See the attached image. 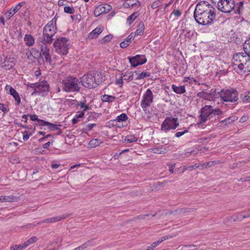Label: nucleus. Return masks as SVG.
<instances>
[{
    "label": "nucleus",
    "mask_w": 250,
    "mask_h": 250,
    "mask_svg": "<svg viewBox=\"0 0 250 250\" xmlns=\"http://www.w3.org/2000/svg\"><path fill=\"white\" fill-rule=\"evenodd\" d=\"M149 106H141V107L143 109V110L145 112V113L149 117V116L151 115V113L150 111L149 110L148 107Z\"/></svg>",
    "instance_id": "49"
},
{
    "label": "nucleus",
    "mask_w": 250,
    "mask_h": 250,
    "mask_svg": "<svg viewBox=\"0 0 250 250\" xmlns=\"http://www.w3.org/2000/svg\"><path fill=\"white\" fill-rule=\"evenodd\" d=\"M216 16L215 8L207 1L199 2L194 12L196 21L202 25H208L212 23Z\"/></svg>",
    "instance_id": "1"
},
{
    "label": "nucleus",
    "mask_w": 250,
    "mask_h": 250,
    "mask_svg": "<svg viewBox=\"0 0 250 250\" xmlns=\"http://www.w3.org/2000/svg\"><path fill=\"white\" fill-rule=\"evenodd\" d=\"M13 97L14 98L15 101L16 102V104L17 105H19L21 103V98H20L18 93H17V94L13 96Z\"/></svg>",
    "instance_id": "50"
},
{
    "label": "nucleus",
    "mask_w": 250,
    "mask_h": 250,
    "mask_svg": "<svg viewBox=\"0 0 250 250\" xmlns=\"http://www.w3.org/2000/svg\"><path fill=\"white\" fill-rule=\"evenodd\" d=\"M19 197L13 195L8 196H2V202H17Z\"/></svg>",
    "instance_id": "23"
},
{
    "label": "nucleus",
    "mask_w": 250,
    "mask_h": 250,
    "mask_svg": "<svg viewBox=\"0 0 250 250\" xmlns=\"http://www.w3.org/2000/svg\"><path fill=\"white\" fill-rule=\"evenodd\" d=\"M160 3V1L159 0H156L153 2V3L151 5V7L153 9H156L159 6V4Z\"/></svg>",
    "instance_id": "56"
},
{
    "label": "nucleus",
    "mask_w": 250,
    "mask_h": 250,
    "mask_svg": "<svg viewBox=\"0 0 250 250\" xmlns=\"http://www.w3.org/2000/svg\"><path fill=\"white\" fill-rule=\"evenodd\" d=\"M197 96L203 99L211 101L214 98V94L212 93H207L205 91H201L197 93Z\"/></svg>",
    "instance_id": "20"
},
{
    "label": "nucleus",
    "mask_w": 250,
    "mask_h": 250,
    "mask_svg": "<svg viewBox=\"0 0 250 250\" xmlns=\"http://www.w3.org/2000/svg\"><path fill=\"white\" fill-rule=\"evenodd\" d=\"M96 124H88V125H87V130L88 131H90L91 130H92L93 129V128L96 126Z\"/></svg>",
    "instance_id": "64"
},
{
    "label": "nucleus",
    "mask_w": 250,
    "mask_h": 250,
    "mask_svg": "<svg viewBox=\"0 0 250 250\" xmlns=\"http://www.w3.org/2000/svg\"><path fill=\"white\" fill-rule=\"evenodd\" d=\"M193 210V208H183L180 209V213H186V212H189Z\"/></svg>",
    "instance_id": "59"
},
{
    "label": "nucleus",
    "mask_w": 250,
    "mask_h": 250,
    "mask_svg": "<svg viewBox=\"0 0 250 250\" xmlns=\"http://www.w3.org/2000/svg\"><path fill=\"white\" fill-rule=\"evenodd\" d=\"M38 240V238L36 236H33L28 239V242L30 244L35 243Z\"/></svg>",
    "instance_id": "60"
},
{
    "label": "nucleus",
    "mask_w": 250,
    "mask_h": 250,
    "mask_svg": "<svg viewBox=\"0 0 250 250\" xmlns=\"http://www.w3.org/2000/svg\"><path fill=\"white\" fill-rule=\"evenodd\" d=\"M113 36L111 34H109L108 35L105 36L102 41V42H109L112 39Z\"/></svg>",
    "instance_id": "47"
},
{
    "label": "nucleus",
    "mask_w": 250,
    "mask_h": 250,
    "mask_svg": "<svg viewBox=\"0 0 250 250\" xmlns=\"http://www.w3.org/2000/svg\"><path fill=\"white\" fill-rule=\"evenodd\" d=\"M135 36V35H134L133 33H131L127 37V38L125 40H128V43L130 44L131 42V40L133 39Z\"/></svg>",
    "instance_id": "62"
},
{
    "label": "nucleus",
    "mask_w": 250,
    "mask_h": 250,
    "mask_svg": "<svg viewBox=\"0 0 250 250\" xmlns=\"http://www.w3.org/2000/svg\"><path fill=\"white\" fill-rule=\"evenodd\" d=\"M0 110L3 112L4 113H7L8 111L7 108L4 106V104L2 103H0Z\"/></svg>",
    "instance_id": "61"
},
{
    "label": "nucleus",
    "mask_w": 250,
    "mask_h": 250,
    "mask_svg": "<svg viewBox=\"0 0 250 250\" xmlns=\"http://www.w3.org/2000/svg\"><path fill=\"white\" fill-rule=\"evenodd\" d=\"M90 245H91V242L90 241H88L87 242H86L83 243V245H82L80 246V247L82 249V250H83Z\"/></svg>",
    "instance_id": "53"
},
{
    "label": "nucleus",
    "mask_w": 250,
    "mask_h": 250,
    "mask_svg": "<svg viewBox=\"0 0 250 250\" xmlns=\"http://www.w3.org/2000/svg\"><path fill=\"white\" fill-rule=\"evenodd\" d=\"M134 73H135L137 75V76L136 78H135V80L144 79L145 78L148 77L150 75V73L148 72H143L140 74H138L137 71H135Z\"/></svg>",
    "instance_id": "33"
},
{
    "label": "nucleus",
    "mask_w": 250,
    "mask_h": 250,
    "mask_svg": "<svg viewBox=\"0 0 250 250\" xmlns=\"http://www.w3.org/2000/svg\"><path fill=\"white\" fill-rule=\"evenodd\" d=\"M125 141L131 143L137 141V138L133 136H127L125 139Z\"/></svg>",
    "instance_id": "44"
},
{
    "label": "nucleus",
    "mask_w": 250,
    "mask_h": 250,
    "mask_svg": "<svg viewBox=\"0 0 250 250\" xmlns=\"http://www.w3.org/2000/svg\"><path fill=\"white\" fill-rule=\"evenodd\" d=\"M64 11L66 13L72 14L74 13L75 9L73 7L66 6L64 7Z\"/></svg>",
    "instance_id": "42"
},
{
    "label": "nucleus",
    "mask_w": 250,
    "mask_h": 250,
    "mask_svg": "<svg viewBox=\"0 0 250 250\" xmlns=\"http://www.w3.org/2000/svg\"><path fill=\"white\" fill-rule=\"evenodd\" d=\"M222 113V111L218 108H214L212 106V116L215 115H219Z\"/></svg>",
    "instance_id": "46"
},
{
    "label": "nucleus",
    "mask_w": 250,
    "mask_h": 250,
    "mask_svg": "<svg viewBox=\"0 0 250 250\" xmlns=\"http://www.w3.org/2000/svg\"><path fill=\"white\" fill-rule=\"evenodd\" d=\"M232 67L237 73L250 72V56L248 53L240 52L234 55Z\"/></svg>",
    "instance_id": "2"
},
{
    "label": "nucleus",
    "mask_w": 250,
    "mask_h": 250,
    "mask_svg": "<svg viewBox=\"0 0 250 250\" xmlns=\"http://www.w3.org/2000/svg\"><path fill=\"white\" fill-rule=\"evenodd\" d=\"M68 41L65 37L58 38L53 44V46L56 52L62 55L67 54L68 50Z\"/></svg>",
    "instance_id": "7"
},
{
    "label": "nucleus",
    "mask_w": 250,
    "mask_h": 250,
    "mask_svg": "<svg viewBox=\"0 0 250 250\" xmlns=\"http://www.w3.org/2000/svg\"><path fill=\"white\" fill-rule=\"evenodd\" d=\"M56 21H53V20H52L51 21H49L47 24L45 25L44 27H48L50 28H57L56 27Z\"/></svg>",
    "instance_id": "43"
},
{
    "label": "nucleus",
    "mask_w": 250,
    "mask_h": 250,
    "mask_svg": "<svg viewBox=\"0 0 250 250\" xmlns=\"http://www.w3.org/2000/svg\"><path fill=\"white\" fill-rule=\"evenodd\" d=\"M69 216V214L64 215L62 214L61 215H59L57 216L53 217L52 218H46L43 220L41 223H52L59 222L62 220L65 219L67 217ZM41 222L38 223L40 224Z\"/></svg>",
    "instance_id": "17"
},
{
    "label": "nucleus",
    "mask_w": 250,
    "mask_h": 250,
    "mask_svg": "<svg viewBox=\"0 0 250 250\" xmlns=\"http://www.w3.org/2000/svg\"><path fill=\"white\" fill-rule=\"evenodd\" d=\"M62 89L68 93L78 92L81 88L79 79L73 76L65 77L62 82Z\"/></svg>",
    "instance_id": "4"
},
{
    "label": "nucleus",
    "mask_w": 250,
    "mask_h": 250,
    "mask_svg": "<svg viewBox=\"0 0 250 250\" xmlns=\"http://www.w3.org/2000/svg\"><path fill=\"white\" fill-rule=\"evenodd\" d=\"M145 30V25L143 21H140L137 26V29L134 33L135 35L141 36L143 34Z\"/></svg>",
    "instance_id": "24"
},
{
    "label": "nucleus",
    "mask_w": 250,
    "mask_h": 250,
    "mask_svg": "<svg viewBox=\"0 0 250 250\" xmlns=\"http://www.w3.org/2000/svg\"><path fill=\"white\" fill-rule=\"evenodd\" d=\"M5 90L8 91V93L12 96H14L18 93L15 89L9 85H6Z\"/></svg>",
    "instance_id": "37"
},
{
    "label": "nucleus",
    "mask_w": 250,
    "mask_h": 250,
    "mask_svg": "<svg viewBox=\"0 0 250 250\" xmlns=\"http://www.w3.org/2000/svg\"><path fill=\"white\" fill-rule=\"evenodd\" d=\"M242 99L244 103H250V92L246 93L242 95Z\"/></svg>",
    "instance_id": "40"
},
{
    "label": "nucleus",
    "mask_w": 250,
    "mask_h": 250,
    "mask_svg": "<svg viewBox=\"0 0 250 250\" xmlns=\"http://www.w3.org/2000/svg\"><path fill=\"white\" fill-rule=\"evenodd\" d=\"M177 17H179L182 15L181 12L179 10H174L171 13Z\"/></svg>",
    "instance_id": "55"
},
{
    "label": "nucleus",
    "mask_w": 250,
    "mask_h": 250,
    "mask_svg": "<svg viewBox=\"0 0 250 250\" xmlns=\"http://www.w3.org/2000/svg\"><path fill=\"white\" fill-rule=\"evenodd\" d=\"M32 135V133H29L27 131H24L23 132V140L24 141H27L30 137V136Z\"/></svg>",
    "instance_id": "48"
},
{
    "label": "nucleus",
    "mask_w": 250,
    "mask_h": 250,
    "mask_svg": "<svg viewBox=\"0 0 250 250\" xmlns=\"http://www.w3.org/2000/svg\"><path fill=\"white\" fill-rule=\"evenodd\" d=\"M217 164L216 161H211V162H208L207 163H205L204 164H202L201 165V167L202 168H206L207 167H209L211 166H212L214 165H215Z\"/></svg>",
    "instance_id": "41"
},
{
    "label": "nucleus",
    "mask_w": 250,
    "mask_h": 250,
    "mask_svg": "<svg viewBox=\"0 0 250 250\" xmlns=\"http://www.w3.org/2000/svg\"><path fill=\"white\" fill-rule=\"evenodd\" d=\"M236 120V117L235 116H231L228 119H226L224 122L226 123V124H230L232 122H233L234 120Z\"/></svg>",
    "instance_id": "52"
},
{
    "label": "nucleus",
    "mask_w": 250,
    "mask_h": 250,
    "mask_svg": "<svg viewBox=\"0 0 250 250\" xmlns=\"http://www.w3.org/2000/svg\"><path fill=\"white\" fill-rule=\"evenodd\" d=\"M42 124H39V125L43 126H48V128L50 129L51 130H60V127L62 126V125H61L53 124L45 121H42Z\"/></svg>",
    "instance_id": "19"
},
{
    "label": "nucleus",
    "mask_w": 250,
    "mask_h": 250,
    "mask_svg": "<svg viewBox=\"0 0 250 250\" xmlns=\"http://www.w3.org/2000/svg\"><path fill=\"white\" fill-rule=\"evenodd\" d=\"M179 130H182V131L177 132L175 134V136L177 138L180 137L182 135H184L185 134H186L188 132V130L185 128H184L183 129H179Z\"/></svg>",
    "instance_id": "38"
},
{
    "label": "nucleus",
    "mask_w": 250,
    "mask_h": 250,
    "mask_svg": "<svg viewBox=\"0 0 250 250\" xmlns=\"http://www.w3.org/2000/svg\"><path fill=\"white\" fill-rule=\"evenodd\" d=\"M197 249V246L194 245H188L182 246L181 250H195Z\"/></svg>",
    "instance_id": "36"
},
{
    "label": "nucleus",
    "mask_w": 250,
    "mask_h": 250,
    "mask_svg": "<svg viewBox=\"0 0 250 250\" xmlns=\"http://www.w3.org/2000/svg\"><path fill=\"white\" fill-rule=\"evenodd\" d=\"M233 0H220L217 4L218 9L224 13H229L234 8Z\"/></svg>",
    "instance_id": "10"
},
{
    "label": "nucleus",
    "mask_w": 250,
    "mask_h": 250,
    "mask_svg": "<svg viewBox=\"0 0 250 250\" xmlns=\"http://www.w3.org/2000/svg\"><path fill=\"white\" fill-rule=\"evenodd\" d=\"M28 90H33L31 95H41L42 97L48 94L49 89V85L46 81H42L36 83H32L27 85Z\"/></svg>",
    "instance_id": "5"
},
{
    "label": "nucleus",
    "mask_w": 250,
    "mask_h": 250,
    "mask_svg": "<svg viewBox=\"0 0 250 250\" xmlns=\"http://www.w3.org/2000/svg\"><path fill=\"white\" fill-rule=\"evenodd\" d=\"M76 105L77 107H80V109L82 110L81 111H83V112L89 109V106L85 104V102H79L76 104Z\"/></svg>",
    "instance_id": "31"
},
{
    "label": "nucleus",
    "mask_w": 250,
    "mask_h": 250,
    "mask_svg": "<svg viewBox=\"0 0 250 250\" xmlns=\"http://www.w3.org/2000/svg\"><path fill=\"white\" fill-rule=\"evenodd\" d=\"M101 141L97 139H93L91 140L89 143V146L90 147H95L98 146L101 144Z\"/></svg>",
    "instance_id": "35"
},
{
    "label": "nucleus",
    "mask_w": 250,
    "mask_h": 250,
    "mask_svg": "<svg viewBox=\"0 0 250 250\" xmlns=\"http://www.w3.org/2000/svg\"><path fill=\"white\" fill-rule=\"evenodd\" d=\"M40 55L42 59H45L46 62L49 64L51 63L52 60L50 54V49L46 45L41 46Z\"/></svg>",
    "instance_id": "13"
},
{
    "label": "nucleus",
    "mask_w": 250,
    "mask_h": 250,
    "mask_svg": "<svg viewBox=\"0 0 250 250\" xmlns=\"http://www.w3.org/2000/svg\"><path fill=\"white\" fill-rule=\"evenodd\" d=\"M25 3V2L22 1L21 2L17 4L14 7L11 8L9 11L11 12V14H13L14 15L16 13H17L21 7Z\"/></svg>",
    "instance_id": "30"
},
{
    "label": "nucleus",
    "mask_w": 250,
    "mask_h": 250,
    "mask_svg": "<svg viewBox=\"0 0 250 250\" xmlns=\"http://www.w3.org/2000/svg\"><path fill=\"white\" fill-rule=\"evenodd\" d=\"M128 119V117L127 116L126 114L125 113H122L119 116H118L116 119L114 120L115 121L118 122H121L123 121H125Z\"/></svg>",
    "instance_id": "34"
},
{
    "label": "nucleus",
    "mask_w": 250,
    "mask_h": 250,
    "mask_svg": "<svg viewBox=\"0 0 250 250\" xmlns=\"http://www.w3.org/2000/svg\"><path fill=\"white\" fill-rule=\"evenodd\" d=\"M29 116L30 117V119L33 121H37L39 122V124H42V121H43L42 120H41L38 119V116L36 114L34 115H29Z\"/></svg>",
    "instance_id": "45"
},
{
    "label": "nucleus",
    "mask_w": 250,
    "mask_h": 250,
    "mask_svg": "<svg viewBox=\"0 0 250 250\" xmlns=\"http://www.w3.org/2000/svg\"><path fill=\"white\" fill-rule=\"evenodd\" d=\"M194 168V166L193 165H190L188 166H184L183 169L184 170H191Z\"/></svg>",
    "instance_id": "63"
},
{
    "label": "nucleus",
    "mask_w": 250,
    "mask_h": 250,
    "mask_svg": "<svg viewBox=\"0 0 250 250\" xmlns=\"http://www.w3.org/2000/svg\"><path fill=\"white\" fill-rule=\"evenodd\" d=\"M57 32V28H50L47 27H44L43 30V35L45 37H47V40L52 42L54 40L53 36L55 35Z\"/></svg>",
    "instance_id": "16"
},
{
    "label": "nucleus",
    "mask_w": 250,
    "mask_h": 250,
    "mask_svg": "<svg viewBox=\"0 0 250 250\" xmlns=\"http://www.w3.org/2000/svg\"><path fill=\"white\" fill-rule=\"evenodd\" d=\"M140 14L139 12H134L131 15H130L126 19V24L130 25H131L135 19L139 16Z\"/></svg>",
    "instance_id": "26"
},
{
    "label": "nucleus",
    "mask_w": 250,
    "mask_h": 250,
    "mask_svg": "<svg viewBox=\"0 0 250 250\" xmlns=\"http://www.w3.org/2000/svg\"><path fill=\"white\" fill-rule=\"evenodd\" d=\"M51 42V41H48L47 37L43 35L38 37L37 40V43L41 47L42 45H46V44H50Z\"/></svg>",
    "instance_id": "27"
},
{
    "label": "nucleus",
    "mask_w": 250,
    "mask_h": 250,
    "mask_svg": "<svg viewBox=\"0 0 250 250\" xmlns=\"http://www.w3.org/2000/svg\"><path fill=\"white\" fill-rule=\"evenodd\" d=\"M129 45L128 40H125L120 43V47L122 48H126Z\"/></svg>",
    "instance_id": "51"
},
{
    "label": "nucleus",
    "mask_w": 250,
    "mask_h": 250,
    "mask_svg": "<svg viewBox=\"0 0 250 250\" xmlns=\"http://www.w3.org/2000/svg\"><path fill=\"white\" fill-rule=\"evenodd\" d=\"M172 89L177 94H181L186 92V89L184 85L177 86L174 84L172 85Z\"/></svg>",
    "instance_id": "29"
},
{
    "label": "nucleus",
    "mask_w": 250,
    "mask_h": 250,
    "mask_svg": "<svg viewBox=\"0 0 250 250\" xmlns=\"http://www.w3.org/2000/svg\"><path fill=\"white\" fill-rule=\"evenodd\" d=\"M179 125L177 118L167 117L161 124V130L167 132L170 129H176Z\"/></svg>",
    "instance_id": "9"
},
{
    "label": "nucleus",
    "mask_w": 250,
    "mask_h": 250,
    "mask_svg": "<svg viewBox=\"0 0 250 250\" xmlns=\"http://www.w3.org/2000/svg\"><path fill=\"white\" fill-rule=\"evenodd\" d=\"M104 77L102 73L98 71L88 73L81 78V85L88 88H95L104 81Z\"/></svg>",
    "instance_id": "3"
},
{
    "label": "nucleus",
    "mask_w": 250,
    "mask_h": 250,
    "mask_svg": "<svg viewBox=\"0 0 250 250\" xmlns=\"http://www.w3.org/2000/svg\"><path fill=\"white\" fill-rule=\"evenodd\" d=\"M116 97L114 96L104 94L101 96V100L103 102L112 103L115 101Z\"/></svg>",
    "instance_id": "28"
},
{
    "label": "nucleus",
    "mask_w": 250,
    "mask_h": 250,
    "mask_svg": "<svg viewBox=\"0 0 250 250\" xmlns=\"http://www.w3.org/2000/svg\"><path fill=\"white\" fill-rule=\"evenodd\" d=\"M129 62L133 67L143 64L146 62V58L144 55H137L135 56L129 58Z\"/></svg>",
    "instance_id": "12"
},
{
    "label": "nucleus",
    "mask_w": 250,
    "mask_h": 250,
    "mask_svg": "<svg viewBox=\"0 0 250 250\" xmlns=\"http://www.w3.org/2000/svg\"><path fill=\"white\" fill-rule=\"evenodd\" d=\"M153 102V95L152 91L149 89H147L146 92L143 94L140 105L150 106Z\"/></svg>",
    "instance_id": "11"
},
{
    "label": "nucleus",
    "mask_w": 250,
    "mask_h": 250,
    "mask_svg": "<svg viewBox=\"0 0 250 250\" xmlns=\"http://www.w3.org/2000/svg\"><path fill=\"white\" fill-rule=\"evenodd\" d=\"M16 62L14 58L6 57L4 62L1 63V67L6 70H10L15 66Z\"/></svg>",
    "instance_id": "14"
},
{
    "label": "nucleus",
    "mask_w": 250,
    "mask_h": 250,
    "mask_svg": "<svg viewBox=\"0 0 250 250\" xmlns=\"http://www.w3.org/2000/svg\"><path fill=\"white\" fill-rule=\"evenodd\" d=\"M123 6L125 8H130L134 7L138 8L141 7V4L138 0H129L127 1H124Z\"/></svg>",
    "instance_id": "18"
},
{
    "label": "nucleus",
    "mask_w": 250,
    "mask_h": 250,
    "mask_svg": "<svg viewBox=\"0 0 250 250\" xmlns=\"http://www.w3.org/2000/svg\"><path fill=\"white\" fill-rule=\"evenodd\" d=\"M135 79V78H134V73L129 76H127V75L126 74V76L124 77V80H126V81H132Z\"/></svg>",
    "instance_id": "54"
},
{
    "label": "nucleus",
    "mask_w": 250,
    "mask_h": 250,
    "mask_svg": "<svg viewBox=\"0 0 250 250\" xmlns=\"http://www.w3.org/2000/svg\"><path fill=\"white\" fill-rule=\"evenodd\" d=\"M103 31V28L97 27L94 29L88 35L90 39H94L97 38Z\"/></svg>",
    "instance_id": "25"
},
{
    "label": "nucleus",
    "mask_w": 250,
    "mask_h": 250,
    "mask_svg": "<svg viewBox=\"0 0 250 250\" xmlns=\"http://www.w3.org/2000/svg\"><path fill=\"white\" fill-rule=\"evenodd\" d=\"M35 38L30 34H26L24 37V41L26 46H32L35 43Z\"/></svg>",
    "instance_id": "21"
},
{
    "label": "nucleus",
    "mask_w": 250,
    "mask_h": 250,
    "mask_svg": "<svg viewBox=\"0 0 250 250\" xmlns=\"http://www.w3.org/2000/svg\"><path fill=\"white\" fill-rule=\"evenodd\" d=\"M176 236V234L170 235L168 234L162 237L161 238L158 239L157 241L153 242L151 246L147 247L146 250H153L156 247L160 245L163 241L173 238Z\"/></svg>",
    "instance_id": "15"
},
{
    "label": "nucleus",
    "mask_w": 250,
    "mask_h": 250,
    "mask_svg": "<svg viewBox=\"0 0 250 250\" xmlns=\"http://www.w3.org/2000/svg\"><path fill=\"white\" fill-rule=\"evenodd\" d=\"M243 48L244 51L249 54L250 56V37L245 41L243 45Z\"/></svg>",
    "instance_id": "32"
},
{
    "label": "nucleus",
    "mask_w": 250,
    "mask_h": 250,
    "mask_svg": "<svg viewBox=\"0 0 250 250\" xmlns=\"http://www.w3.org/2000/svg\"><path fill=\"white\" fill-rule=\"evenodd\" d=\"M84 115V113L83 112V111H79L76 113V114L75 115V117L77 118H81L83 117Z\"/></svg>",
    "instance_id": "57"
},
{
    "label": "nucleus",
    "mask_w": 250,
    "mask_h": 250,
    "mask_svg": "<svg viewBox=\"0 0 250 250\" xmlns=\"http://www.w3.org/2000/svg\"><path fill=\"white\" fill-rule=\"evenodd\" d=\"M112 9L111 6L108 4L100 5L96 8V11H98L99 13H108Z\"/></svg>",
    "instance_id": "22"
},
{
    "label": "nucleus",
    "mask_w": 250,
    "mask_h": 250,
    "mask_svg": "<svg viewBox=\"0 0 250 250\" xmlns=\"http://www.w3.org/2000/svg\"><path fill=\"white\" fill-rule=\"evenodd\" d=\"M125 76H126L125 73H122L121 74L120 78L119 79L117 80L116 83L117 84L119 85L120 86V87L122 86V85L123 83V81L124 80V77Z\"/></svg>",
    "instance_id": "39"
},
{
    "label": "nucleus",
    "mask_w": 250,
    "mask_h": 250,
    "mask_svg": "<svg viewBox=\"0 0 250 250\" xmlns=\"http://www.w3.org/2000/svg\"><path fill=\"white\" fill-rule=\"evenodd\" d=\"M13 16V14H11V12L9 10L4 14V17L7 20H9Z\"/></svg>",
    "instance_id": "58"
},
{
    "label": "nucleus",
    "mask_w": 250,
    "mask_h": 250,
    "mask_svg": "<svg viewBox=\"0 0 250 250\" xmlns=\"http://www.w3.org/2000/svg\"><path fill=\"white\" fill-rule=\"evenodd\" d=\"M212 116V106L206 105L200 111L199 121L197 123L198 127H202V125Z\"/></svg>",
    "instance_id": "8"
},
{
    "label": "nucleus",
    "mask_w": 250,
    "mask_h": 250,
    "mask_svg": "<svg viewBox=\"0 0 250 250\" xmlns=\"http://www.w3.org/2000/svg\"><path fill=\"white\" fill-rule=\"evenodd\" d=\"M218 94L224 102H235L238 100V92L236 90L230 89H222L218 92Z\"/></svg>",
    "instance_id": "6"
}]
</instances>
